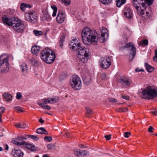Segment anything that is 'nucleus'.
Masks as SVG:
<instances>
[{
	"instance_id": "obj_12",
	"label": "nucleus",
	"mask_w": 157,
	"mask_h": 157,
	"mask_svg": "<svg viewBox=\"0 0 157 157\" xmlns=\"http://www.w3.org/2000/svg\"><path fill=\"white\" fill-rule=\"evenodd\" d=\"M101 42L103 43L108 38L109 35L108 33V30L106 28L103 27L101 30Z\"/></svg>"
},
{
	"instance_id": "obj_39",
	"label": "nucleus",
	"mask_w": 157,
	"mask_h": 157,
	"mask_svg": "<svg viewBox=\"0 0 157 157\" xmlns=\"http://www.w3.org/2000/svg\"><path fill=\"white\" fill-rule=\"evenodd\" d=\"M14 109H15V110H17V111H18L20 112H23V110L22 108L20 107H18V106L16 107H14Z\"/></svg>"
},
{
	"instance_id": "obj_11",
	"label": "nucleus",
	"mask_w": 157,
	"mask_h": 157,
	"mask_svg": "<svg viewBox=\"0 0 157 157\" xmlns=\"http://www.w3.org/2000/svg\"><path fill=\"white\" fill-rule=\"evenodd\" d=\"M25 17L26 20L32 23L37 21L38 17L36 13L33 12H29L25 14Z\"/></svg>"
},
{
	"instance_id": "obj_16",
	"label": "nucleus",
	"mask_w": 157,
	"mask_h": 157,
	"mask_svg": "<svg viewBox=\"0 0 157 157\" xmlns=\"http://www.w3.org/2000/svg\"><path fill=\"white\" fill-rule=\"evenodd\" d=\"M20 139H21V140H26V138L23 136H17V138L12 140V143L18 146L23 145L26 142L25 141H21L20 142V141H19V140H20Z\"/></svg>"
},
{
	"instance_id": "obj_42",
	"label": "nucleus",
	"mask_w": 157,
	"mask_h": 157,
	"mask_svg": "<svg viewBox=\"0 0 157 157\" xmlns=\"http://www.w3.org/2000/svg\"><path fill=\"white\" fill-rule=\"evenodd\" d=\"M109 101L111 102L114 103L117 102V100L116 99L114 98H109L108 99Z\"/></svg>"
},
{
	"instance_id": "obj_58",
	"label": "nucleus",
	"mask_w": 157,
	"mask_h": 157,
	"mask_svg": "<svg viewBox=\"0 0 157 157\" xmlns=\"http://www.w3.org/2000/svg\"><path fill=\"white\" fill-rule=\"evenodd\" d=\"M79 146L81 148H86L87 147L86 146H84L82 144H80L79 145Z\"/></svg>"
},
{
	"instance_id": "obj_17",
	"label": "nucleus",
	"mask_w": 157,
	"mask_h": 157,
	"mask_svg": "<svg viewBox=\"0 0 157 157\" xmlns=\"http://www.w3.org/2000/svg\"><path fill=\"white\" fill-rule=\"evenodd\" d=\"M124 15L125 17L131 18L132 16V12L128 7L124 8L123 10Z\"/></svg>"
},
{
	"instance_id": "obj_49",
	"label": "nucleus",
	"mask_w": 157,
	"mask_h": 157,
	"mask_svg": "<svg viewBox=\"0 0 157 157\" xmlns=\"http://www.w3.org/2000/svg\"><path fill=\"white\" fill-rule=\"evenodd\" d=\"M25 7V4L24 3H22L21 4L20 8L22 10H24V9Z\"/></svg>"
},
{
	"instance_id": "obj_44",
	"label": "nucleus",
	"mask_w": 157,
	"mask_h": 157,
	"mask_svg": "<svg viewBox=\"0 0 157 157\" xmlns=\"http://www.w3.org/2000/svg\"><path fill=\"white\" fill-rule=\"evenodd\" d=\"M22 97V95L20 92H17V93L16 98L17 99H19Z\"/></svg>"
},
{
	"instance_id": "obj_37",
	"label": "nucleus",
	"mask_w": 157,
	"mask_h": 157,
	"mask_svg": "<svg viewBox=\"0 0 157 157\" xmlns=\"http://www.w3.org/2000/svg\"><path fill=\"white\" fill-rule=\"evenodd\" d=\"M44 17L47 21L50 20L51 19V17L47 13L44 15Z\"/></svg>"
},
{
	"instance_id": "obj_63",
	"label": "nucleus",
	"mask_w": 157,
	"mask_h": 157,
	"mask_svg": "<svg viewBox=\"0 0 157 157\" xmlns=\"http://www.w3.org/2000/svg\"><path fill=\"white\" fill-rule=\"evenodd\" d=\"M5 149L8 150L9 149V147L7 144L5 145Z\"/></svg>"
},
{
	"instance_id": "obj_57",
	"label": "nucleus",
	"mask_w": 157,
	"mask_h": 157,
	"mask_svg": "<svg viewBox=\"0 0 157 157\" xmlns=\"http://www.w3.org/2000/svg\"><path fill=\"white\" fill-rule=\"evenodd\" d=\"M15 126L17 128H21V123H16L15 125Z\"/></svg>"
},
{
	"instance_id": "obj_29",
	"label": "nucleus",
	"mask_w": 157,
	"mask_h": 157,
	"mask_svg": "<svg viewBox=\"0 0 157 157\" xmlns=\"http://www.w3.org/2000/svg\"><path fill=\"white\" fill-rule=\"evenodd\" d=\"M65 6H68L70 3V0H59Z\"/></svg>"
},
{
	"instance_id": "obj_27",
	"label": "nucleus",
	"mask_w": 157,
	"mask_h": 157,
	"mask_svg": "<svg viewBox=\"0 0 157 157\" xmlns=\"http://www.w3.org/2000/svg\"><path fill=\"white\" fill-rule=\"evenodd\" d=\"M65 36L63 35L62 37L60 38V39L59 41V45L60 47L62 48L63 46V42L64 41Z\"/></svg>"
},
{
	"instance_id": "obj_3",
	"label": "nucleus",
	"mask_w": 157,
	"mask_h": 157,
	"mask_svg": "<svg viewBox=\"0 0 157 157\" xmlns=\"http://www.w3.org/2000/svg\"><path fill=\"white\" fill-rule=\"evenodd\" d=\"M153 0H132V3L133 6L137 10L138 14L142 16L146 12L147 16L148 12L146 10L148 6L151 5L153 3Z\"/></svg>"
},
{
	"instance_id": "obj_21",
	"label": "nucleus",
	"mask_w": 157,
	"mask_h": 157,
	"mask_svg": "<svg viewBox=\"0 0 157 157\" xmlns=\"http://www.w3.org/2000/svg\"><path fill=\"white\" fill-rule=\"evenodd\" d=\"M40 49V47L37 45L33 46L31 48V52L34 55L37 54Z\"/></svg>"
},
{
	"instance_id": "obj_18",
	"label": "nucleus",
	"mask_w": 157,
	"mask_h": 157,
	"mask_svg": "<svg viewBox=\"0 0 157 157\" xmlns=\"http://www.w3.org/2000/svg\"><path fill=\"white\" fill-rule=\"evenodd\" d=\"M65 17V15L63 12L59 11L56 17V20L57 22L59 23L63 22L64 20Z\"/></svg>"
},
{
	"instance_id": "obj_53",
	"label": "nucleus",
	"mask_w": 157,
	"mask_h": 157,
	"mask_svg": "<svg viewBox=\"0 0 157 157\" xmlns=\"http://www.w3.org/2000/svg\"><path fill=\"white\" fill-rule=\"evenodd\" d=\"M37 103L40 105V106L41 107L43 108H44V106H45V104H44V103H40L39 102H37Z\"/></svg>"
},
{
	"instance_id": "obj_56",
	"label": "nucleus",
	"mask_w": 157,
	"mask_h": 157,
	"mask_svg": "<svg viewBox=\"0 0 157 157\" xmlns=\"http://www.w3.org/2000/svg\"><path fill=\"white\" fill-rule=\"evenodd\" d=\"M136 72H140V71H144L143 69H140L139 68H136L135 69Z\"/></svg>"
},
{
	"instance_id": "obj_33",
	"label": "nucleus",
	"mask_w": 157,
	"mask_h": 157,
	"mask_svg": "<svg viewBox=\"0 0 157 157\" xmlns=\"http://www.w3.org/2000/svg\"><path fill=\"white\" fill-rule=\"evenodd\" d=\"M139 46L142 45L144 44L145 45H147L148 44V41L147 39L143 40L142 41H140L139 43Z\"/></svg>"
},
{
	"instance_id": "obj_40",
	"label": "nucleus",
	"mask_w": 157,
	"mask_h": 157,
	"mask_svg": "<svg viewBox=\"0 0 157 157\" xmlns=\"http://www.w3.org/2000/svg\"><path fill=\"white\" fill-rule=\"evenodd\" d=\"M107 75L105 73H103L101 76V78L102 80H105L106 79Z\"/></svg>"
},
{
	"instance_id": "obj_6",
	"label": "nucleus",
	"mask_w": 157,
	"mask_h": 157,
	"mask_svg": "<svg viewBox=\"0 0 157 157\" xmlns=\"http://www.w3.org/2000/svg\"><path fill=\"white\" fill-rule=\"evenodd\" d=\"M72 87L75 90H79L82 87V83L79 77L76 75L73 76L70 81Z\"/></svg>"
},
{
	"instance_id": "obj_51",
	"label": "nucleus",
	"mask_w": 157,
	"mask_h": 157,
	"mask_svg": "<svg viewBox=\"0 0 157 157\" xmlns=\"http://www.w3.org/2000/svg\"><path fill=\"white\" fill-rule=\"evenodd\" d=\"M51 8L53 10V11H57V8L54 5L51 6Z\"/></svg>"
},
{
	"instance_id": "obj_24",
	"label": "nucleus",
	"mask_w": 157,
	"mask_h": 157,
	"mask_svg": "<svg viewBox=\"0 0 157 157\" xmlns=\"http://www.w3.org/2000/svg\"><path fill=\"white\" fill-rule=\"evenodd\" d=\"M83 80L84 83L86 85H88L90 83L91 79L89 77H86L84 76L83 77Z\"/></svg>"
},
{
	"instance_id": "obj_7",
	"label": "nucleus",
	"mask_w": 157,
	"mask_h": 157,
	"mask_svg": "<svg viewBox=\"0 0 157 157\" xmlns=\"http://www.w3.org/2000/svg\"><path fill=\"white\" fill-rule=\"evenodd\" d=\"M142 94L144 96L147 95L151 96L149 98L147 97H145L144 98L146 99H152L154 97H157L156 90L154 89H152L150 86H148L146 89L144 90L142 92Z\"/></svg>"
},
{
	"instance_id": "obj_25",
	"label": "nucleus",
	"mask_w": 157,
	"mask_h": 157,
	"mask_svg": "<svg viewBox=\"0 0 157 157\" xmlns=\"http://www.w3.org/2000/svg\"><path fill=\"white\" fill-rule=\"evenodd\" d=\"M145 65L146 67V70L148 72H151L154 70L153 67L148 64L147 63H145Z\"/></svg>"
},
{
	"instance_id": "obj_13",
	"label": "nucleus",
	"mask_w": 157,
	"mask_h": 157,
	"mask_svg": "<svg viewBox=\"0 0 157 157\" xmlns=\"http://www.w3.org/2000/svg\"><path fill=\"white\" fill-rule=\"evenodd\" d=\"M118 82L123 86L129 85L130 82L128 78L125 76H121L118 80Z\"/></svg>"
},
{
	"instance_id": "obj_22",
	"label": "nucleus",
	"mask_w": 157,
	"mask_h": 157,
	"mask_svg": "<svg viewBox=\"0 0 157 157\" xmlns=\"http://www.w3.org/2000/svg\"><path fill=\"white\" fill-rule=\"evenodd\" d=\"M36 131V132L39 134H44L45 135H47L48 134V132L43 127L37 129Z\"/></svg>"
},
{
	"instance_id": "obj_54",
	"label": "nucleus",
	"mask_w": 157,
	"mask_h": 157,
	"mask_svg": "<svg viewBox=\"0 0 157 157\" xmlns=\"http://www.w3.org/2000/svg\"><path fill=\"white\" fill-rule=\"evenodd\" d=\"M5 109L3 107H1L0 108V113L2 114L4 111Z\"/></svg>"
},
{
	"instance_id": "obj_19",
	"label": "nucleus",
	"mask_w": 157,
	"mask_h": 157,
	"mask_svg": "<svg viewBox=\"0 0 157 157\" xmlns=\"http://www.w3.org/2000/svg\"><path fill=\"white\" fill-rule=\"evenodd\" d=\"M20 69L22 72V74L24 75H26L28 73V67L27 65L23 63L20 66Z\"/></svg>"
},
{
	"instance_id": "obj_2",
	"label": "nucleus",
	"mask_w": 157,
	"mask_h": 157,
	"mask_svg": "<svg viewBox=\"0 0 157 157\" xmlns=\"http://www.w3.org/2000/svg\"><path fill=\"white\" fill-rule=\"evenodd\" d=\"M3 22L9 26H12L13 29L18 33H22L24 29L25 26L21 21L17 18L13 20L9 19L4 15L2 17Z\"/></svg>"
},
{
	"instance_id": "obj_48",
	"label": "nucleus",
	"mask_w": 157,
	"mask_h": 157,
	"mask_svg": "<svg viewBox=\"0 0 157 157\" xmlns=\"http://www.w3.org/2000/svg\"><path fill=\"white\" fill-rule=\"evenodd\" d=\"M154 129V128L152 126H150L148 129V132H153L152 130Z\"/></svg>"
},
{
	"instance_id": "obj_1",
	"label": "nucleus",
	"mask_w": 157,
	"mask_h": 157,
	"mask_svg": "<svg viewBox=\"0 0 157 157\" xmlns=\"http://www.w3.org/2000/svg\"><path fill=\"white\" fill-rule=\"evenodd\" d=\"M70 48L78 51V58L79 65L87 62L89 56L88 50L81 46V44L76 39L72 40L69 44Z\"/></svg>"
},
{
	"instance_id": "obj_30",
	"label": "nucleus",
	"mask_w": 157,
	"mask_h": 157,
	"mask_svg": "<svg viewBox=\"0 0 157 157\" xmlns=\"http://www.w3.org/2000/svg\"><path fill=\"white\" fill-rule=\"evenodd\" d=\"M34 34L36 36L42 35L43 34V32L40 31H38L35 30L33 31Z\"/></svg>"
},
{
	"instance_id": "obj_50",
	"label": "nucleus",
	"mask_w": 157,
	"mask_h": 157,
	"mask_svg": "<svg viewBox=\"0 0 157 157\" xmlns=\"http://www.w3.org/2000/svg\"><path fill=\"white\" fill-rule=\"evenodd\" d=\"M111 135H105L104 137L106 138V140H109L111 139Z\"/></svg>"
},
{
	"instance_id": "obj_43",
	"label": "nucleus",
	"mask_w": 157,
	"mask_h": 157,
	"mask_svg": "<svg viewBox=\"0 0 157 157\" xmlns=\"http://www.w3.org/2000/svg\"><path fill=\"white\" fill-rule=\"evenodd\" d=\"M27 127V125L26 124L23 123H21V128H26Z\"/></svg>"
},
{
	"instance_id": "obj_8",
	"label": "nucleus",
	"mask_w": 157,
	"mask_h": 157,
	"mask_svg": "<svg viewBox=\"0 0 157 157\" xmlns=\"http://www.w3.org/2000/svg\"><path fill=\"white\" fill-rule=\"evenodd\" d=\"M3 56V55H2L0 56V68H2V72L5 73L7 72L9 70L8 58L6 57L2 60V58Z\"/></svg>"
},
{
	"instance_id": "obj_41",
	"label": "nucleus",
	"mask_w": 157,
	"mask_h": 157,
	"mask_svg": "<svg viewBox=\"0 0 157 157\" xmlns=\"http://www.w3.org/2000/svg\"><path fill=\"white\" fill-rule=\"evenodd\" d=\"M47 147L48 149L52 150L54 148V146L52 144H49L47 145Z\"/></svg>"
},
{
	"instance_id": "obj_5",
	"label": "nucleus",
	"mask_w": 157,
	"mask_h": 157,
	"mask_svg": "<svg viewBox=\"0 0 157 157\" xmlns=\"http://www.w3.org/2000/svg\"><path fill=\"white\" fill-rule=\"evenodd\" d=\"M40 55L41 58L43 61L48 64L53 62L56 58L54 52L49 48H45L43 50Z\"/></svg>"
},
{
	"instance_id": "obj_38",
	"label": "nucleus",
	"mask_w": 157,
	"mask_h": 157,
	"mask_svg": "<svg viewBox=\"0 0 157 157\" xmlns=\"http://www.w3.org/2000/svg\"><path fill=\"white\" fill-rule=\"evenodd\" d=\"M44 139L46 141L49 142L52 141V137L51 136H46L44 137Z\"/></svg>"
},
{
	"instance_id": "obj_46",
	"label": "nucleus",
	"mask_w": 157,
	"mask_h": 157,
	"mask_svg": "<svg viewBox=\"0 0 157 157\" xmlns=\"http://www.w3.org/2000/svg\"><path fill=\"white\" fill-rule=\"evenodd\" d=\"M124 136L125 138H128L131 135V133L129 132H126L124 133Z\"/></svg>"
},
{
	"instance_id": "obj_60",
	"label": "nucleus",
	"mask_w": 157,
	"mask_h": 157,
	"mask_svg": "<svg viewBox=\"0 0 157 157\" xmlns=\"http://www.w3.org/2000/svg\"><path fill=\"white\" fill-rule=\"evenodd\" d=\"M152 113L153 114L155 115H157V109H156L155 111H152Z\"/></svg>"
},
{
	"instance_id": "obj_10",
	"label": "nucleus",
	"mask_w": 157,
	"mask_h": 157,
	"mask_svg": "<svg viewBox=\"0 0 157 157\" xmlns=\"http://www.w3.org/2000/svg\"><path fill=\"white\" fill-rule=\"evenodd\" d=\"M124 48H127L130 49L131 52L130 53V55L128 57V58L130 61H132L134 58L136 54V49L131 43L126 44L125 46L124 47Z\"/></svg>"
},
{
	"instance_id": "obj_47",
	"label": "nucleus",
	"mask_w": 157,
	"mask_h": 157,
	"mask_svg": "<svg viewBox=\"0 0 157 157\" xmlns=\"http://www.w3.org/2000/svg\"><path fill=\"white\" fill-rule=\"evenodd\" d=\"M32 63L33 65H35L37 64L38 61L37 60H36L35 59H32Z\"/></svg>"
},
{
	"instance_id": "obj_62",
	"label": "nucleus",
	"mask_w": 157,
	"mask_h": 157,
	"mask_svg": "<svg viewBox=\"0 0 157 157\" xmlns=\"http://www.w3.org/2000/svg\"><path fill=\"white\" fill-rule=\"evenodd\" d=\"M39 122H40L41 124H43L44 122V121L41 118H40L39 119Z\"/></svg>"
},
{
	"instance_id": "obj_23",
	"label": "nucleus",
	"mask_w": 157,
	"mask_h": 157,
	"mask_svg": "<svg viewBox=\"0 0 157 157\" xmlns=\"http://www.w3.org/2000/svg\"><path fill=\"white\" fill-rule=\"evenodd\" d=\"M2 96L8 101L10 102L12 100V96L10 94L5 93Z\"/></svg>"
},
{
	"instance_id": "obj_52",
	"label": "nucleus",
	"mask_w": 157,
	"mask_h": 157,
	"mask_svg": "<svg viewBox=\"0 0 157 157\" xmlns=\"http://www.w3.org/2000/svg\"><path fill=\"white\" fill-rule=\"evenodd\" d=\"M44 108L48 110H50L51 109V107L48 105H45Z\"/></svg>"
},
{
	"instance_id": "obj_26",
	"label": "nucleus",
	"mask_w": 157,
	"mask_h": 157,
	"mask_svg": "<svg viewBox=\"0 0 157 157\" xmlns=\"http://www.w3.org/2000/svg\"><path fill=\"white\" fill-rule=\"evenodd\" d=\"M116 5L118 7H120L121 5L124 4L125 2V0H116Z\"/></svg>"
},
{
	"instance_id": "obj_14",
	"label": "nucleus",
	"mask_w": 157,
	"mask_h": 157,
	"mask_svg": "<svg viewBox=\"0 0 157 157\" xmlns=\"http://www.w3.org/2000/svg\"><path fill=\"white\" fill-rule=\"evenodd\" d=\"M11 153L14 157H23L24 155L23 152L20 150L16 148L12 150Z\"/></svg>"
},
{
	"instance_id": "obj_59",
	"label": "nucleus",
	"mask_w": 157,
	"mask_h": 157,
	"mask_svg": "<svg viewBox=\"0 0 157 157\" xmlns=\"http://www.w3.org/2000/svg\"><path fill=\"white\" fill-rule=\"evenodd\" d=\"M25 4L26 8L29 7V8H31L32 7L29 4L25 3Z\"/></svg>"
},
{
	"instance_id": "obj_28",
	"label": "nucleus",
	"mask_w": 157,
	"mask_h": 157,
	"mask_svg": "<svg viewBox=\"0 0 157 157\" xmlns=\"http://www.w3.org/2000/svg\"><path fill=\"white\" fill-rule=\"evenodd\" d=\"M99 1L100 2L103 4L107 5L110 3L112 0H99Z\"/></svg>"
},
{
	"instance_id": "obj_45",
	"label": "nucleus",
	"mask_w": 157,
	"mask_h": 157,
	"mask_svg": "<svg viewBox=\"0 0 157 157\" xmlns=\"http://www.w3.org/2000/svg\"><path fill=\"white\" fill-rule=\"evenodd\" d=\"M153 59L154 61L157 62V50H155V56L153 58Z\"/></svg>"
},
{
	"instance_id": "obj_9",
	"label": "nucleus",
	"mask_w": 157,
	"mask_h": 157,
	"mask_svg": "<svg viewBox=\"0 0 157 157\" xmlns=\"http://www.w3.org/2000/svg\"><path fill=\"white\" fill-rule=\"evenodd\" d=\"M100 66L102 68L106 69L109 67L111 64V60L110 58L102 57L99 61Z\"/></svg>"
},
{
	"instance_id": "obj_4",
	"label": "nucleus",
	"mask_w": 157,
	"mask_h": 157,
	"mask_svg": "<svg viewBox=\"0 0 157 157\" xmlns=\"http://www.w3.org/2000/svg\"><path fill=\"white\" fill-rule=\"evenodd\" d=\"M97 33L95 30H91L88 27H86L82 30L81 36L82 41L86 40L91 44H96L98 42Z\"/></svg>"
},
{
	"instance_id": "obj_32",
	"label": "nucleus",
	"mask_w": 157,
	"mask_h": 157,
	"mask_svg": "<svg viewBox=\"0 0 157 157\" xmlns=\"http://www.w3.org/2000/svg\"><path fill=\"white\" fill-rule=\"evenodd\" d=\"M116 111L119 112H125L126 111H128V109L127 108L124 107L117 109Z\"/></svg>"
},
{
	"instance_id": "obj_35",
	"label": "nucleus",
	"mask_w": 157,
	"mask_h": 157,
	"mask_svg": "<svg viewBox=\"0 0 157 157\" xmlns=\"http://www.w3.org/2000/svg\"><path fill=\"white\" fill-rule=\"evenodd\" d=\"M89 155L88 151H81V156H82L84 155Z\"/></svg>"
},
{
	"instance_id": "obj_61",
	"label": "nucleus",
	"mask_w": 157,
	"mask_h": 157,
	"mask_svg": "<svg viewBox=\"0 0 157 157\" xmlns=\"http://www.w3.org/2000/svg\"><path fill=\"white\" fill-rule=\"evenodd\" d=\"M57 11H53L52 16L53 17H55L56 15V14L57 13Z\"/></svg>"
},
{
	"instance_id": "obj_36",
	"label": "nucleus",
	"mask_w": 157,
	"mask_h": 157,
	"mask_svg": "<svg viewBox=\"0 0 157 157\" xmlns=\"http://www.w3.org/2000/svg\"><path fill=\"white\" fill-rule=\"evenodd\" d=\"M75 154L78 157L81 156V151L80 150H76L74 151Z\"/></svg>"
},
{
	"instance_id": "obj_34",
	"label": "nucleus",
	"mask_w": 157,
	"mask_h": 157,
	"mask_svg": "<svg viewBox=\"0 0 157 157\" xmlns=\"http://www.w3.org/2000/svg\"><path fill=\"white\" fill-rule=\"evenodd\" d=\"M27 136L28 137L32 139L35 141L38 140L39 139L38 137L33 135H28Z\"/></svg>"
},
{
	"instance_id": "obj_20",
	"label": "nucleus",
	"mask_w": 157,
	"mask_h": 157,
	"mask_svg": "<svg viewBox=\"0 0 157 157\" xmlns=\"http://www.w3.org/2000/svg\"><path fill=\"white\" fill-rule=\"evenodd\" d=\"M23 145L33 151H35L36 149L34 145H32L26 142Z\"/></svg>"
},
{
	"instance_id": "obj_15",
	"label": "nucleus",
	"mask_w": 157,
	"mask_h": 157,
	"mask_svg": "<svg viewBox=\"0 0 157 157\" xmlns=\"http://www.w3.org/2000/svg\"><path fill=\"white\" fill-rule=\"evenodd\" d=\"M59 99L58 97H56L53 98H47L43 99L42 101L44 102V104L47 103L53 104L57 102Z\"/></svg>"
},
{
	"instance_id": "obj_55",
	"label": "nucleus",
	"mask_w": 157,
	"mask_h": 157,
	"mask_svg": "<svg viewBox=\"0 0 157 157\" xmlns=\"http://www.w3.org/2000/svg\"><path fill=\"white\" fill-rule=\"evenodd\" d=\"M122 97L126 100H128L129 99V97L123 95L122 96Z\"/></svg>"
},
{
	"instance_id": "obj_64",
	"label": "nucleus",
	"mask_w": 157,
	"mask_h": 157,
	"mask_svg": "<svg viewBox=\"0 0 157 157\" xmlns=\"http://www.w3.org/2000/svg\"><path fill=\"white\" fill-rule=\"evenodd\" d=\"M42 157H49V156L47 154H45Z\"/></svg>"
},
{
	"instance_id": "obj_31",
	"label": "nucleus",
	"mask_w": 157,
	"mask_h": 157,
	"mask_svg": "<svg viewBox=\"0 0 157 157\" xmlns=\"http://www.w3.org/2000/svg\"><path fill=\"white\" fill-rule=\"evenodd\" d=\"M86 116L87 117H89V116L87 115V114H88L89 115H91L92 113H93V112L91 110V109L89 108H86Z\"/></svg>"
}]
</instances>
